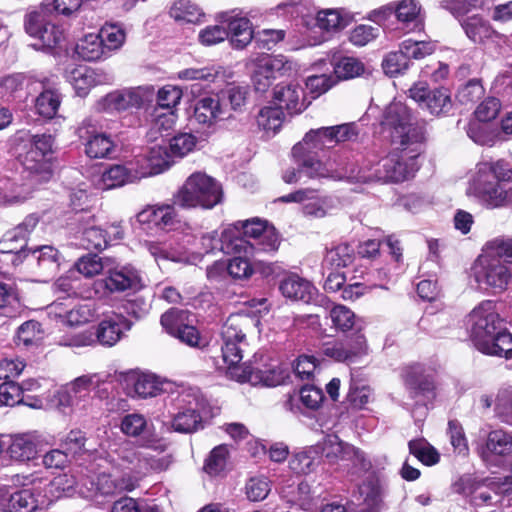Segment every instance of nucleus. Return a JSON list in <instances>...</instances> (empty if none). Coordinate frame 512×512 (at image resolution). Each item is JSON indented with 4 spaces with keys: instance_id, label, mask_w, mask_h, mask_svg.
Segmentation results:
<instances>
[{
    "instance_id": "1",
    "label": "nucleus",
    "mask_w": 512,
    "mask_h": 512,
    "mask_svg": "<svg viewBox=\"0 0 512 512\" xmlns=\"http://www.w3.org/2000/svg\"><path fill=\"white\" fill-rule=\"evenodd\" d=\"M382 131L388 133L391 144L404 153L406 160H416L423 155L427 140L426 122H413L411 109L402 102H392L384 110Z\"/></svg>"
},
{
    "instance_id": "2",
    "label": "nucleus",
    "mask_w": 512,
    "mask_h": 512,
    "mask_svg": "<svg viewBox=\"0 0 512 512\" xmlns=\"http://www.w3.org/2000/svg\"><path fill=\"white\" fill-rule=\"evenodd\" d=\"M494 308L492 301H484L471 311L470 337L481 353L511 359L512 334Z\"/></svg>"
},
{
    "instance_id": "3",
    "label": "nucleus",
    "mask_w": 512,
    "mask_h": 512,
    "mask_svg": "<svg viewBox=\"0 0 512 512\" xmlns=\"http://www.w3.org/2000/svg\"><path fill=\"white\" fill-rule=\"evenodd\" d=\"M258 323L259 319L256 316L246 312H238L231 314L222 326L221 338L223 343L221 351L223 361L227 364L232 378L239 382L250 380L252 374H254V372H248L246 369L242 370L241 374H237L239 370L237 365L243 359L244 347L248 345L246 335ZM255 374L265 386L272 387L280 383L279 379L275 380L270 377L267 371L257 370Z\"/></svg>"
},
{
    "instance_id": "4",
    "label": "nucleus",
    "mask_w": 512,
    "mask_h": 512,
    "mask_svg": "<svg viewBox=\"0 0 512 512\" xmlns=\"http://www.w3.org/2000/svg\"><path fill=\"white\" fill-rule=\"evenodd\" d=\"M467 193L489 209L507 206L512 201L511 162H479Z\"/></svg>"
},
{
    "instance_id": "5",
    "label": "nucleus",
    "mask_w": 512,
    "mask_h": 512,
    "mask_svg": "<svg viewBox=\"0 0 512 512\" xmlns=\"http://www.w3.org/2000/svg\"><path fill=\"white\" fill-rule=\"evenodd\" d=\"M24 28L29 36L38 41L33 46L45 52L61 49L66 40L65 28L59 23L57 13L45 1L26 13Z\"/></svg>"
},
{
    "instance_id": "6",
    "label": "nucleus",
    "mask_w": 512,
    "mask_h": 512,
    "mask_svg": "<svg viewBox=\"0 0 512 512\" xmlns=\"http://www.w3.org/2000/svg\"><path fill=\"white\" fill-rule=\"evenodd\" d=\"M173 200L182 209H212L222 202L223 190L214 178L195 172L173 193Z\"/></svg>"
},
{
    "instance_id": "7",
    "label": "nucleus",
    "mask_w": 512,
    "mask_h": 512,
    "mask_svg": "<svg viewBox=\"0 0 512 512\" xmlns=\"http://www.w3.org/2000/svg\"><path fill=\"white\" fill-rule=\"evenodd\" d=\"M356 162H296V167L284 170L282 179L287 184L306 182L308 179L329 178L333 180L366 181L371 176L355 173Z\"/></svg>"
},
{
    "instance_id": "8",
    "label": "nucleus",
    "mask_w": 512,
    "mask_h": 512,
    "mask_svg": "<svg viewBox=\"0 0 512 512\" xmlns=\"http://www.w3.org/2000/svg\"><path fill=\"white\" fill-rule=\"evenodd\" d=\"M126 163L129 164V167L123 164H115L104 171L97 184L98 187L103 190H109L144 177L157 176L168 171L175 162H144L146 166H141V170H136L134 173L131 170L139 162Z\"/></svg>"
},
{
    "instance_id": "9",
    "label": "nucleus",
    "mask_w": 512,
    "mask_h": 512,
    "mask_svg": "<svg viewBox=\"0 0 512 512\" xmlns=\"http://www.w3.org/2000/svg\"><path fill=\"white\" fill-rule=\"evenodd\" d=\"M293 71V62L286 56L262 55L253 61L252 83L257 92L264 93L274 80L290 76Z\"/></svg>"
},
{
    "instance_id": "10",
    "label": "nucleus",
    "mask_w": 512,
    "mask_h": 512,
    "mask_svg": "<svg viewBox=\"0 0 512 512\" xmlns=\"http://www.w3.org/2000/svg\"><path fill=\"white\" fill-rule=\"evenodd\" d=\"M191 313L188 310L170 308L161 315L160 323L168 334L177 338L181 343L192 348L203 349L207 341L199 330L190 324Z\"/></svg>"
},
{
    "instance_id": "11",
    "label": "nucleus",
    "mask_w": 512,
    "mask_h": 512,
    "mask_svg": "<svg viewBox=\"0 0 512 512\" xmlns=\"http://www.w3.org/2000/svg\"><path fill=\"white\" fill-rule=\"evenodd\" d=\"M132 323L124 316L113 314L101 320L95 331H84L74 339L76 346H89L98 343L102 346L112 347L123 336L125 330L131 328Z\"/></svg>"
},
{
    "instance_id": "12",
    "label": "nucleus",
    "mask_w": 512,
    "mask_h": 512,
    "mask_svg": "<svg viewBox=\"0 0 512 512\" xmlns=\"http://www.w3.org/2000/svg\"><path fill=\"white\" fill-rule=\"evenodd\" d=\"M38 222L39 217L36 214H30L15 228L7 231L0 240V252L11 254V262L14 266L25 262L31 250L27 249L28 238Z\"/></svg>"
},
{
    "instance_id": "13",
    "label": "nucleus",
    "mask_w": 512,
    "mask_h": 512,
    "mask_svg": "<svg viewBox=\"0 0 512 512\" xmlns=\"http://www.w3.org/2000/svg\"><path fill=\"white\" fill-rule=\"evenodd\" d=\"M328 127L309 130L303 139L292 148V156L298 160H317L334 148L333 137Z\"/></svg>"
},
{
    "instance_id": "14",
    "label": "nucleus",
    "mask_w": 512,
    "mask_h": 512,
    "mask_svg": "<svg viewBox=\"0 0 512 512\" xmlns=\"http://www.w3.org/2000/svg\"><path fill=\"white\" fill-rule=\"evenodd\" d=\"M474 276L478 284L486 285L499 291L507 288L511 278L508 267L497 257L487 253L479 256L474 267Z\"/></svg>"
},
{
    "instance_id": "15",
    "label": "nucleus",
    "mask_w": 512,
    "mask_h": 512,
    "mask_svg": "<svg viewBox=\"0 0 512 512\" xmlns=\"http://www.w3.org/2000/svg\"><path fill=\"white\" fill-rule=\"evenodd\" d=\"M366 349V338L360 330H357L346 339L324 343L321 353L336 362L349 364L365 354Z\"/></svg>"
},
{
    "instance_id": "16",
    "label": "nucleus",
    "mask_w": 512,
    "mask_h": 512,
    "mask_svg": "<svg viewBox=\"0 0 512 512\" xmlns=\"http://www.w3.org/2000/svg\"><path fill=\"white\" fill-rule=\"evenodd\" d=\"M139 271L131 264L109 269L108 275L95 282L96 292L116 293L126 290H136L140 287Z\"/></svg>"
},
{
    "instance_id": "17",
    "label": "nucleus",
    "mask_w": 512,
    "mask_h": 512,
    "mask_svg": "<svg viewBox=\"0 0 512 512\" xmlns=\"http://www.w3.org/2000/svg\"><path fill=\"white\" fill-rule=\"evenodd\" d=\"M409 97L422 109H426L432 115L447 114L452 108L450 93L445 88L430 90L426 83H416L409 89Z\"/></svg>"
},
{
    "instance_id": "18",
    "label": "nucleus",
    "mask_w": 512,
    "mask_h": 512,
    "mask_svg": "<svg viewBox=\"0 0 512 512\" xmlns=\"http://www.w3.org/2000/svg\"><path fill=\"white\" fill-rule=\"evenodd\" d=\"M279 291L290 300L301 301L303 303H312L323 305L329 304V299L322 294H318L315 286L299 277L298 275H289L284 277L279 283Z\"/></svg>"
},
{
    "instance_id": "19",
    "label": "nucleus",
    "mask_w": 512,
    "mask_h": 512,
    "mask_svg": "<svg viewBox=\"0 0 512 512\" xmlns=\"http://www.w3.org/2000/svg\"><path fill=\"white\" fill-rule=\"evenodd\" d=\"M404 384L409 395L416 401V405L426 406L435 397V385L433 379L424 374L421 365H412L405 369L403 374Z\"/></svg>"
},
{
    "instance_id": "20",
    "label": "nucleus",
    "mask_w": 512,
    "mask_h": 512,
    "mask_svg": "<svg viewBox=\"0 0 512 512\" xmlns=\"http://www.w3.org/2000/svg\"><path fill=\"white\" fill-rule=\"evenodd\" d=\"M229 117L225 104L217 94L201 97L195 102L193 118L200 125L211 127Z\"/></svg>"
},
{
    "instance_id": "21",
    "label": "nucleus",
    "mask_w": 512,
    "mask_h": 512,
    "mask_svg": "<svg viewBox=\"0 0 512 512\" xmlns=\"http://www.w3.org/2000/svg\"><path fill=\"white\" fill-rule=\"evenodd\" d=\"M324 451L323 443L294 450L289 459V468L299 475L314 473L323 462Z\"/></svg>"
},
{
    "instance_id": "22",
    "label": "nucleus",
    "mask_w": 512,
    "mask_h": 512,
    "mask_svg": "<svg viewBox=\"0 0 512 512\" xmlns=\"http://www.w3.org/2000/svg\"><path fill=\"white\" fill-rule=\"evenodd\" d=\"M201 246L205 253L222 251L225 254L241 253L247 247L246 241L240 236H235L231 228L225 229L221 236L217 231L204 234L201 237Z\"/></svg>"
},
{
    "instance_id": "23",
    "label": "nucleus",
    "mask_w": 512,
    "mask_h": 512,
    "mask_svg": "<svg viewBox=\"0 0 512 512\" xmlns=\"http://www.w3.org/2000/svg\"><path fill=\"white\" fill-rule=\"evenodd\" d=\"M273 99L277 107L286 110L289 115L300 114L307 108L304 90L297 83L278 84L273 91Z\"/></svg>"
},
{
    "instance_id": "24",
    "label": "nucleus",
    "mask_w": 512,
    "mask_h": 512,
    "mask_svg": "<svg viewBox=\"0 0 512 512\" xmlns=\"http://www.w3.org/2000/svg\"><path fill=\"white\" fill-rule=\"evenodd\" d=\"M63 260L62 254L53 246L44 245L30 250L25 262L31 267L36 266L45 277L55 276Z\"/></svg>"
},
{
    "instance_id": "25",
    "label": "nucleus",
    "mask_w": 512,
    "mask_h": 512,
    "mask_svg": "<svg viewBox=\"0 0 512 512\" xmlns=\"http://www.w3.org/2000/svg\"><path fill=\"white\" fill-rule=\"evenodd\" d=\"M378 181L399 183L412 178L419 169L417 162H371Z\"/></svg>"
},
{
    "instance_id": "26",
    "label": "nucleus",
    "mask_w": 512,
    "mask_h": 512,
    "mask_svg": "<svg viewBox=\"0 0 512 512\" xmlns=\"http://www.w3.org/2000/svg\"><path fill=\"white\" fill-rule=\"evenodd\" d=\"M196 145V138L190 133H181L174 136L169 146H154L146 160H166L168 157H184Z\"/></svg>"
},
{
    "instance_id": "27",
    "label": "nucleus",
    "mask_w": 512,
    "mask_h": 512,
    "mask_svg": "<svg viewBox=\"0 0 512 512\" xmlns=\"http://www.w3.org/2000/svg\"><path fill=\"white\" fill-rule=\"evenodd\" d=\"M39 441L31 433H22L11 436L7 453L11 460L26 463L34 460L39 453Z\"/></svg>"
},
{
    "instance_id": "28",
    "label": "nucleus",
    "mask_w": 512,
    "mask_h": 512,
    "mask_svg": "<svg viewBox=\"0 0 512 512\" xmlns=\"http://www.w3.org/2000/svg\"><path fill=\"white\" fill-rule=\"evenodd\" d=\"M394 15L403 30L411 32L423 27L421 6L416 0L394 2Z\"/></svg>"
},
{
    "instance_id": "29",
    "label": "nucleus",
    "mask_w": 512,
    "mask_h": 512,
    "mask_svg": "<svg viewBox=\"0 0 512 512\" xmlns=\"http://www.w3.org/2000/svg\"><path fill=\"white\" fill-rule=\"evenodd\" d=\"M227 31L231 45L236 49L245 48L252 40H255V34L252 29L251 21L246 17H236L225 14Z\"/></svg>"
},
{
    "instance_id": "30",
    "label": "nucleus",
    "mask_w": 512,
    "mask_h": 512,
    "mask_svg": "<svg viewBox=\"0 0 512 512\" xmlns=\"http://www.w3.org/2000/svg\"><path fill=\"white\" fill-rule=\"evenodd\" d=\"M457 493L469 498L474 507L492 504L493 496L489 490H482L481 483L471 475H464L454 484Z\"/></svg>"
},
{
    "instance_id": "31",
    "label": "nucleus",
    "mask_w": 512,
    "mask_h": 512,
    "mask_svg": "<svg viewBox=\"0 0 512 512\" xmlns=\"http://www.w3.org/2000/svg\"><path fill=\"white\" fill-rule=\"evenodd\" d=\"M0 506L3 512H33L39 503L34 492L25 488L2 495Z\"/></svg>"
},
{
    "instance_id": "32",
    "label": "nucleus",
    "mask_w": 512,
    "mask_h": 512,
    "mask_svg": "<svg viewBox=\"0 0 512 512\" xmlns=\"http://www.w3.org/2000/svg\"><path fill=\"white\" fill-rule=\"evenodd\" d=\"M143 103V98L136 90L114 91L107 94L100 101V105L105 111H125L131 108H139Z\"/></svg>"
},
{
    "instance_id": "33",
    "label": "nucleus",
    "mask_w": 512,
    "mask_h": 512,
    "mask_svg": "<svg viewBox=\"0 0 512 512\" xmlns=\"http://www.w3.org/2000/svg\"><path fill=\"white\" fill-rule=\"evenodd\" d=\"M316 26L326 32H337L346 28L352 21L353 15L345 9H322L316 14Z\"/></svg>"
},
{
    "instance_id": "34",
    "label": "nucleus",
    "mask_w": 512,
    "mask_h": 512,
    "mask_svg": "<svg viewBox=\"0 0 512 512\" xmlns=\"http://www.w3.org/2000/svg\"><path fill=\"white\" fill-rule=\"evenodd\" d=\"M267 227V222L259 219H251L243 222H236L229 228L234 231L235 236H240L246 241L247 247L242 249V252L247 255L254 252L256 241L261 239V236Z\"/></svg>"
},
{
    "instance_id": "35",
    "label": "nucleus",
    "mask_w": 512,
    "mask_h": 512,
    "mask_svg": "<svg viewBox=\"0 0 512 512\" xmlns=\"http://www.w3.org/2000/svg\"><path fill=\"white\" fill-rule=\"evenodd\" d=\"M466 36L475 44H484L497 36L490 23L478 15L467 17L461 22Z\"/></svg>"
},
{
    "instance_id": "36",
    "label": "nucleus",
    "mask_w": 512,
    "mask_h": 512,
    "mask_svg": "<svg viewBox=\"0 0 512 512\" xmlns=\"http://www.w3.org/2000/svg\"><path fill=\"white\" fill-rule=\"evenodd\" d=\"M512 453V435L504 430L491 431L485 445L480 450V456L486 460L491 455L506 456Z\"/></svg>"
},
{
    "instance_id": "37",
    "label": "nucleus",
    "mask_w": 512,
    "mask_h": 512,
    "mask_svg": "<svg viewBox=\"0 0 512 512\" xmlns=\"http://www.w3.org/2000/svg\"><path fill=\"white\" fill-rule=\"evenodd\" d=\"M171 427L179 433H193L203 428V420L196 407H188L176 413L172 419Z\"/></svg>"
},
{
    "instance_id": "38",
    "label": "nucleus",
    "mask_w": 512,
    "mask_h": 512,
    "mask_svg": "<svg viewBox=\"0 0 512 512\" xmlns=\"http://www.w3.org/2000/svg\"><path fill=\"white\" fill-rule=\"evenodd\" d=\"M281 498L291 505L302 508L310 505L312 500L311 487L306 481L287 483L280 488Z\"/></svg>"
},
{
    "instance_id": "39",
    "label": "nucleus",
    "mask_w": 512,
    "mask_h": 512,
    "mask_svg": "<svg viewBox=\"0 0 512 512\" xmlns=\"http://www.w3.org/2000/svg\"><path fill=\"white\" fill-rule=\"evenodd\" d=\"M75 51L79 58L84 61H97L107 57L103 40L98 34H88L84 36L76 45Z\"/></svg>"
},
{
    "instance_id": "40",
    "label": "nucleus",
    "mask_w": 512,
    "mask_h": 512,
    "mask_svg": "<svg viewBox=\"0 0 512 512\" xmlns=\"http://www.w3.org/2000/svg\"><path fill=\"white\" fill-rule=\"evenodd\" d=\"M150 129L148 136L156 140L159 136L169 135L177 120L175 111L153 110L150 114Z\"/></svg>"
},
{
    "instance_id": "41",
    "label": "nucleus",
    "mask_w": 512,
    "mask_h": 512,
    "mask_svg": "<svg viewBox=\"0 0 512 512\" xmlns=\"http://www.w3.org/2000/svg\"><path fill=\"white\" fill-rule=\"evenodd\" d=\"M178 205L174 203L156 204V224L155 228L163 231L176 230L181 226V217L177 212Z\"/></svg>"
},
{
    "instance_id": "42",
    "label": "nucleus",
    "mask_w": 512,
    "mask_h": 512,
    "mask_svg": "<svg viewBox=\"0 0 512 512\" xmlns=\"http://www.w3.org/2000/svg\"><path fill=\"white\" fill-rule=\"evenodd\" d=\"M354 258V247L348 243H341L327 251L323 259V267L344 268L352 264Z\"/></svg>"
},
{
    "instance_id": "43",
    "label": "nucleus",
    "mask_w": 512,
    "mask_h": 512,
    "mask_svg": "<svg viewBox=\"0 0 512 512\" xmlns=\"http://www.w3.org/2000/svg\"><path fill=\"white\" fill-rule=\"evenodd\" d=\"M127 385L132 386L135 394L141 398L154 397L161 390L155 377L150 374L131 373L126 379Z\"/></svg>"
},
{
    "instance_id": "44",
    "label": "nucleus",
    "mask_w": 512,
    "mask_h": 512,
    "mask_svg": "<svg viewBox=\"0 0 512 512\" xmlns=\"http://www.w3.org/2000/svg\"><path fill=\"white\" fill-rule=\"evenodd\" d=\"M108 232L98 226L83 229L80 236V245L86 250L102 251L110 244Z\"/></svg>"
},
{
    "instance_id": "45",
    "label": "nucleus",
    "mask_w": 512,
    "mask_h": 512,
    "mask_svg": "<svg viewBox=\"0 0 512 512\" xmlns=\"http://www.w3.org/2000/svg\"><path fill=\"white\" fill-rule=\"evenodd\" d=\"M60 104V93L56 89H46L36 98L35 108L40 116L52 119L56 116Z\"/></svg>"
},
{
    "instance_id": "46",
    "label": "nucleus",
    "mask_w": 512,
    "mask_h": 512,
    "mask_svg": "<svg viewBox=\"0 0 512 512\" xmlns=\"http://www.w3.org/2000/svg\"><path fill=\"white\" fill-rule=\"evenodd\" d=\"M408 448L409 453L426 466H433L440 461L438 451L424 438L410 440Z\"/></svg>"
},
{
    "instance_id": "47",
    "label": "nucleus",
    "mask_w": 512,
    "mask_h": 512,
    "mask_svg": "<svg viewBox=\"0 0 512 512\" xmlns=\"http://www.w3.org/2000/svg\"><path fill=\"white\" fill-rule=\"evenodd\" d=\"M322 306H326L329 309V317L336 330L347 332L354 327L355 314L348 307L341 304L332 305L330 301L329 304L324 303Z\"/></svg>"
},
{
    "instance_id": "48",
    "label": "nucleus",
    "mask_w": 512,
    "mask_h": 512,
    "mask_svg": "<svg viewBox=\"0 0 512 512\" xmlns=\"http://www.w3.org/2000/svg\"><path fill=\"white\" fill-rule=\"evenodd\" d=\"M42 334L38 321H26L17 330V345H23L25 348L38 347L43 339Z\"/></svg>"
},
{
    "instance_id": "49",
    "label": "nucleus",
    "mask_w": 512,
    "mask_h": 512,
    "mask_svg": "<svg viewBox=\"0 0 512 512\" xmlns=\"http://www.w3.org/2000/svg\"><path fill=\"white\" fill-rule=\"evenodd\" d=\"M20 163L23 168V179L30 181L31 184L47 182L53 176L52 162H30L31 165H25V162Z\"/></svg>"
},
{
    "instance_id": "50",
    "label": "nucleus",
    "mask_w": 512,
    "mask_h": 512,
    "mask_svg": "<svg viewBox=\"0 0 512 512\" xmlns=\"http://www.w3.org/2000/svg\"><path fill=\"white\" fill-rule=\"evenodd\" d=\"M114 147L115 145L109 136L99 133L87 139L85 152L91 159L106 158Z\"/></svg>"
},
{
    "instance_id": "51",
    "label": "nucleus",
    "mask_w": 512,
    "mask_h": 512,
    "mask_svg": "<svg viewBox=\"0 0 512 512\" xmlns=\"http://www.w3.org/2000/svg\"><path fill=\"white\" fill-rule=\"evenodd\" d=\"M71 81L77 94L84 97L88 94L91 87L100 83L97 74L93 69L87 67H79L71 72Z\"/></svg>"
},
{
    "instance_id": "52",
    "label": "nucleus",
    "mask_w": 512,
    "mask_h": 512,
    "mask_svg": "<svg viewBox=\"0 0 512 512\" xmlns=\"http://www.w3.org/2000/svg\"><path fill=\"white\" fill-rule=\"evenodd\" d=\"M284 112L277 106L263 107L257 115L258 126L266 132H276L282 125Z\"/></svg>"
},
{
    "instance_id": "53",
    "label": "nucleus",
    "mask_w": 512,
    "mask_h": 512,
    "mask_svg": "<svg viewBox=\"0 0 512 512\" xmlns=\"http://www.w3.org/2000/svg\"><path fill=\"white\" fill-rule=\"evenodd\" d=\"M182 91L173 85H166L157 92L156 106L153 110L175 111V107L180 103Z\"/></svg>"
},
{
    "instance_id": "54",
    "label": "nucleus",
    "mask_w": 512,
    "mask_h": 512,
    "mask_svg": "<svg viewBox=\"0 0 512 512\" xmlns=\"http://www.w3.org/2000/svg\"><path fill=\"white\" fill-rule=\"evenodd\" d=\"M334 73L337 79H350L364 72V65L354 57H341L333 63Z\"/></svg>"
},
{
    "instance_id": "55",
    "label": "nucleus",
    "mask_w": 512,
    "mask_h": 512,
    "mask_svg": "<svg viewBox=\"0 0 512 512\" xmlns=\"http://www.w3.org/2000/svg\"><path fill=\"white\" fill-rule=\"evenodd\" d=\"M409 67V60L403 49L388 53L382 61V68L386 75L395 77L404 73Z\"/></svg>"
},
{
    "instance_id": "56",
    "label": "nucleus",
    "mask_w": 512,
    "mask_h": 512,
    "mask_svg": "<svg viewBox=\"0 0 512 512\" xmlns=\"http://www.w3.org/2000/svg\"><path fill=\"white\" fill-rule=\"evenodd\" d=\"M400 46L406 54L408 60L423 59L424 57L433 54L436 49V45L432 41H418L412 39L404 40Z\"/></svg>"
},
{
    "instance_id": "57",
    "label": "nucleus",
    "mask_w": 512,
    "mask_h": 512,
    "mask_svg": "<svg viewBox=\"0 0 512 512\" xmlns=\"http://www.w3.org/2000/svg\"><path fill=\"white\" fill-rule=\"evenodd\" d=\"M25 82L23 74H12L0 79V99L9 102L17 97L22 91Z\"/></svg>"
},
{
    "instance_id": "58",
    "label": "nucleus",
    "mask_w": 512,
    "mask_h": 512,
    "mask_svg": "<svg viewBox=\"0 0 512 512\" xmlns=\"http://www.w3.org/2000/svg\"><path fill=\"white\" fill-rule=\"evenodd\" d=\"M148 423L144 415L131 413L125 415L120 424L121 431L129 437H138L146 433Z\"/></svg>"
},
{
    "instance_id": "59",
    "label": "nucleus",
    "mask_w": 512,
    "mask_h": 512,
    "mask_svg": "<svg viewBox=\"0 0 512 512\" xmlns=\"http://www.w3.org/2000/svg\"><path fill=\"white\" fill-rule=\"evenodd\" d=\"M484 92L481 80L473 78L458 89L456 97L461 104H474L482 98Z\"/></svg>"
},
{
    "instance_id": "60",
    "label": "nucleus",
    "mask_w": 512,
    "mask_h": 512,
    "mask_svg": "<svg viewBox=\"0 0 512 512\" xmlns=\"http://www.w3.org/2000/svg\"><path fill=\"white\" fill-rule=\"evenodd\" d=\"M247 89L240 86L228 87L222 90L217 95L221 97V101L226 106V111L229 113V107L231 110H240L246 103Z\"/></svg>"
},
{
    "instance_id": "61",
    "label": "nucleus",
    "mask_w": 512,
    "mask_h": 512,
    "mask_svg": "<svg viewBox=\"0 0 512 512\" xmlns=\"http://www.w3.org/2000/svg\"><path fill=\"white\" fill-rule=\"evenodd\" d=\"M98 35L103 40V47H105L107 55L112 50L120 48L125 40L124 30L114 24L105 25Z\"/></svg>"
},
{
    "instance_id": "62",
    "label": "nucleus",
    "mask_w": 512,
    "mask_h": 512,
    "mask_svg": "<svg viewBox=\"0 0 512 512\" xmlns=\"http://www.w3.org/2000/svg\"><path fill=\"white\" fill-rule=\"evenodd\" d=\"M245 491L250 501L258 502L264 500L271 491L270 481L266 477H252L246 485Z\"/></svg>"
},
{
    "instance_id": "63",
    "label": "nucleus",
    "mask_w": 512,
    "mask_h": 512,
    "mask_svg": "<svg viewBox=\"0 0 512 512\" xmlns=\"http://www.w3.org/2000/svg\"><path fill=\"white\" fill-rule=\"evenodd\" d=\"M228 450L225 445H219L212 449L204 463V470L209 475H218L226 466Z\"/></svg>"
},
{
    "instance_id": "64",
    "label": "nucleus",
    "mask_w": 512,
    "mask_h": 512,
    "mask_svg": "<svg viewBox=\"0 0 512 512\" xmlns=\"http://www.w3.org/2000/svg\"><path fill=\"white\" fill-rule=\"evenodd\" d=\"M485 253L512 263V238L499 237L487 242Z\"/></svg>"
}]
</instances>
